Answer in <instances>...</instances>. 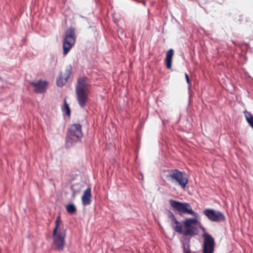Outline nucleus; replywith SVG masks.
<instances>
[{
	"label": "nucleus",
	"mask_w": 253,
	"mask_h": 253,
	"mask_svg": "<svg viewBox=\"0 0 253 253\" xmlns=\"http://www.w3.org/2000/svg\"><path fill=\"white\" fill-rule=\"evenodd\" d=\"M83 133L82 130V126L79 124L71 125L68 130V133L66 138V148L70 147L74 143L81 140Z\"/></svg>",
	"instance_id": "obj_1"
},
{
	"label": "nucleus",
	"mask_w": 253,
	"mask_h": 253,
	"mask_svg": "<svg viewBox=\"0 0 253 253\" xmlns=\"http://www.w3.org/2000/svg\"><path fill=\"white\" fill-rule=\"evenodd\" d=\"M166 178L174 184H177L182 188L184 189L188 182V179L185 173L177 169H170L168 171Z\"/></svg>",
	"instance_id": "obj_2"
},
{
	"label": "nucleus",
	"mask_w": 253,
	"mask_h": 253,
	"mask_svg": "<svg viewBox=\"0 0 253 253\" xmlns=\"http://www.w3.org/2000/svg\"><path fill=\"white\" fill-rule=\"evenodd\" d=\"M76 36L75 29L70 28L68 29L65 34L63 42V56H66L69 52L76 42Z\"/></svg>",
	"instance_id": "obj_3"
},
{
	"label": "nucleus",
	"mask_w": 253,
	"mask_h": 253,
	"mask_svg": "<svg viewBox=\"0 0 253 253\" xmlns=\"http://www.w3.org/2000/svg\"><path fill=\"white\" fill-rule=\"evenodd\" d=\"M66 231L63 229L53 230L52 245L55 250L60 251L64 249L65 244Z\"/></svg>",
	"instance_id": "obj_4"
},
{
	"label": "nucleus",
	"mask_w": 253,
	"mask_h": 253,
	"mask_svg": "<svg viewBox=\"0 0 253 253\" xmlns=\"http://www.w3.org/2000/svg\"><path fill=\"white\" fill-rule=\"evenodd\" d=\"M170 206L180 214H189L196 216L197 213L193 211L191 205L188 203H182L172 199L169 200Z\"/></svg>",
	"instance_id": "obj_5"
},
{
	"label": "nucleus",
	"mask_w": 253,
	"mask_h": 253,
	"mask_svg": "<svg viewBox=\"0 0 253 253\" xmlns=\"http://www.w3.org/2000/svg\"><path fill=\"white\" fill-rule=\"evenodd\" d=\"M203 213L211 221L219 222L226 219L223 213L219 211L207 209L204 211Z\"/></svg>",
	"instance_id": "obj_6"
},
{
	"label": "nucleus",
	"mask_w": 253,
	"mask_h": 253,
	"mask_svg": "<svg viewBox=\"0 0 253 253\" xmlns=\"http://www.w3.org/2000/svg\"><path fill=\"white\" fill-rule=\"evenodd\" d=\"M204 238L203 253H213L215 241L213 238L209 234L205 233Z\"/></svg>",
	"instance_id": "obj_7"
},
{
	"label": "nucleus",
	"mask_w": 253,
	"mask_h": 253,
	"mask_svg": "<svg viewBox=\"0 0 253 253\" xmlns=\"http://www.w3.org/2000/svg\"><path fill=\"white\" fill-rule=\"evenodd\" d=\"M198 222V220L194 218H187L185 220L183 223L185 228V230L183 232L184 236L193 235L196 234L195 230L197 229L196 227L193 225H196Z\"/></svg>",
	"instance_id": "obj_8"
},
{
	"label": "nucleus",
	"mask_w": 253,
	"mask_h": 253,
	"mask_svg": "<svg viewBox=\"0 0 253 253\" xmlns=\"http://www.w3.org/2000/svg\"><path fill=\"white\" fill-rule=\"evenodd\" d=\"M71 73V67L67 68L64 72H61L56 80V84L57 86L62 87L67 82Z\"/></svg>",
	"instance_id": "obj_9"
},
{
	"label": "nucleus",
	"mask_w": 253,
	"mask_h": 253,
	"mask_svg": "<svg viewBox=\"0 0 253 253\" xmlns=\"http://www.w3.org/2000/svg\"><path fill=\"white\" fill-rule=\"evenodd\" d=\"M30 84L34 87V91L37 93H42L45 92L48 83L45 81L40 80L37 82H31Z\"/></svg>",
	"instance_id": "obj_10"
},
{
	"label": "nucleus",
	"mask_w": 253,
	"mask_h": 253,
	"mask_svg": "<svg viewBox=\"0 0 253 253\" xmlns=\"http://www.w3.org/2000/svg\"><path fill=\"white\" fill-rule=\"evenodd\" d=\"M77 99L81 108H84L88 100L87 91H76Z\"/></svg>",
	"instance_id": "obj_11"
},
{
	"label": "nucleus",
	"mask_w": 253,
	"mask_h": 253,
	"mask_svg": "<svg viewBox=\"0 0 253 253\" xmlns=\"http://www.w3.org/2000/svg\"><path fill=\"white\" fill-rule=\"evenodd\" d=\"M82 204L84 206H88L91 203V189L90 187L86 188L84 192L81 197Z\"/></svg>",
	"instance_id": "obj_12"
},
{
	"label": "nucleus",
	"mask_w": 253,
	"mask_h": 253,
	"mask_svg": "<svg viewBox=\"0 0 253 253\" xmlns=\"http://www.w3.org/2000/svg\"><path fill=\"white\" fill-rule=\"evenodd\" d=\"M88 84L86 82V78L84 77L80 78L76 86V91H87Z\"/></svg>",
	"instance_id": "obj_13"
},
{
	"label": "nucleus",
	"mask_w": 253,
	"mask_h": 253,
	"mask_svg": "<svg viewBox=\"0 0 253 253\" xmlns=\"http://www.w3.org/2000/svg\"><path fill=\"white\" fill-rule=\"evenodd\" d=\"M174 54V51L172 49H169L166 53V65L168 69H170L172 67V60Z\"/></svg>",
	"instance_id": "obj_14"
},
{
	"label": "nucleus",
	"mask_w": 253,
	"mask_h": 253,
	"mask_svg": "<svg viewBox=\"0 0 253 253\" xmlns=\"http://www.w3.org/2000/svg\"><path fill=\"white\" fill-rule=\"evenodd\" d=\"M171 225L172 228L175 232L179 234L183 233L184 232L182 230V225L181 223L178 221L177 220H176V222L174 221V222H171Z\"/></svg>",
	"instance_id": "obj_15"
},
{
	"label": "nucleus",
	"mask_w": 253,
	"mask_h": 253,
	"mask_svg": "<svg viewBox=\"0 0 253 253\" xmlns=\"http://www.w3.org/2000/svg\"><path fill=\"white\" fill-rule=\"evenodd\" d=\"M244 114L246 117V120L247 122L249 123V124L250 125V126L252 127H253V115L248 112L247 111H244Z\"/></svg>",
	"instance_id": "obj_16"
},
{
	"label": "nucleus",
	"mask_w": 253,
	"mask_h": 253,
	"mask_svg": "<svg viewBox=\"0 0 253 253\" xmlns=\"http://www.w3.org/2000/svg\"><path fill=\"white\" fill-rule=\"evenodd\" d=\"M67 211L71 214H74L76 212L77 209L74 204H70L66 206Z\"/></svg>",
	"instance_id": "obj_17"
},
{
	"label": "nucleus",
	"mask_w": 253,
	"mask_h": 253,
	"mask_svg": "<svg viewBox=\"0 0 253 253\" xmlns=\"http://www.w3.org/2000/svg\"><path fill=\"white\" fill-rule=\"evenodd\" d=\"M61 220L60 218V216L58 215L56 218V220L55 222V227L53 230H59V229H63L61 227Z\"/></svg>",
	"instance_id": "obj_18"
},
{
	"label": "nucleus",
	"mask_w": 253,
	"mask_h": 253,
	"mask_svg": "<svg viewBox=\"0 0 253 253\" xmlns=\"http://www.w3.org/2000/svg\"><path fill=\"white\" fill-rule=\"evenodd\" d=\"M64 109L66 115L68 116H70L71 115L70 109L66 100H64Z\"/></svg>",
	"instance_id": "obj_19"
},
{
	"label": "nucleus",
	"mask_w": 253,
	"mask_h": 253,
	"mask_svg": "<svg viewBox=\"0 0 253 253\" xmlns=\"http://www.w3.org/2000/svg\"><path fill=\"white\" fill-rule=\"evenodd\" d=\"M169 217L171 219V222H174V221L176 222V220H177L174 215V214L170 211H169L168 214Z\"/></svg>",
	"instance_id": "obj_20"
},
{
	"label": "nucleus",
	"mask_w": 253,
	"mask_h": 253,
	"mask_svg": "<svg viewBox=\"0 0 253 253\" xmlns=\"http://www.w3.org/2000/svg\"><path fill=\"white\" fill-rule=\"evenodd\" d=\"M185 78H186V80L187 83L189 85H190L191 84H190V79H189V76H188V74L187 73H185Z\"/></svg>",
	"instance_id": "obj_21"
},
{
	"label": "nucleus",
	"mask_w": 253,
	"mask_h": 253,
	"mask_svg": "<svg viewBox=\"0 0 253 253\" xmlns=\"http://www.w3.org/2000/svg\"><path fill=\"white\" fill-rule=\"evenodd\" d=\"M184 253H190V251L189 249L186 250L185 249H184Z\"/></svg>",
	"instance_id": "obj_22"
},
{
	"label": "nucleus",
	"mask_w": 253,
	"mask_h": 253,
	"mask_svg": "<svg viewBox=\"0 0 253 253\" xmlns=\"http://www.w3.org/2000/svg\"><path fill=\"white\" fill-rule=\"evenodd\" d=\"M252 128H253V127Z\"/></svg>",
	"instance_id": "obj_23"
}]
</instances>
